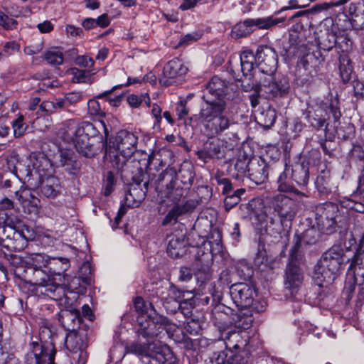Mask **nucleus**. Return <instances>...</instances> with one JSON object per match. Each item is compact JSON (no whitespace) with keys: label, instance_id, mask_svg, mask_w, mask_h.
I'll return each mask as SVG.
<instances>
[{"label":"nucleus","instance_id":"1","mask_svg":"<svg viewBox=\"0 0 364 364\" xmlns=\"http://www.w3.org/2000/svg\"><path fill=\"white\" fill-rule=\"evenodd\" d=\"M227 89L224 80L217 76L213 77L203 91L202 98L205 104L202 105L198 115L191 118L200 120L205 129L214 135L222 134L228 129L235 131L236 127V123L224 114L225 102L223 97Z\"/></svg>","mask_w":364,"mask_h":364},{"label":"nucleus","instance_id":"2","mask_svg":"<svg viewBox=\"0 0 364 364\" xmlns=\"http://www.w3.org/2000/svg\"><path fill=\"white\" fill-rule=\"evenodd\" d=\"M297 211V203L288 196L278 195L271 200L262 218L269 220L267 230L269 234H277L275 242L283 237L287 239Z\"/></svg>","mask_w":364,"mask_h":364},{"label":"nucleus","instance_id":"3","mask_svg":"<svg viewBox=\"0 0 364 364\" xmlns=\"http://www.w3.org/2000/svg\"><path fill=\"white\" fill-rule=\"evenodd\" d=\"M138 137L127 130L119 131L115 136L107 141L106 152L111 157L112 166L118 170H123L129 164V159L136 151Z\"/></svg>","mask_w":364,"mask_h":364},{"label":"nucleus","instance_id":"4","mask_svg":"<svg viewBox=\"0 0 364 364\" xmlns=\"http://www.w3.org/2000/svg\"><path fill=\"white\" fill-rule=\"evenodd\" d=\"M344 264V250L333 245L324 252L314 267L313 277L318 282L331 284L341 273Z\"/></svg>","mask_w":364,"mask_h":364},{"label":"nucleus","instance_id":"5","mask_svg":"<svg viewBox=\"0 0 364 364\" xmlns=\"http://www.w3.org/2000/svg\"><path fill=\"white\" fill-rule=\"evenodd\" d=\"M21 279L36 287V291L41 294L53 300L62 301L63 299L67 300L65 296V290L56 282V278L51 277L49 272L41 268L25 267Z\"/></svg>","mask_w":364,"mask_h":364},{"label":"nucleus","instance_id":"6","mask_svg":"<svg viewBox=\"0 0 364 364\" xmlns=\"http://www.w3.org/2000/svg\"><path fill=\"white\" fill-rule=\"evenodd\" d=\"M39 340L30 343V350L35 358V364H53L56 350L52 340L51 330L46 326L40 328Z\"/></svg>","mask_w":364,"mask_h":364},{"label":"nucleus","instance_id":"7","mask_svg":"<svg viewBox=\"0 0 364 364\" xmlns=\"http://www.w3.org/2000/svg\"><path fill=\"white\" fill-rule=\"evenodd\" d=\"M125 350L127 353L149 358V364H165L171 354L166 346L149 341L146 343L132 342L126 346Z\"/></svg>","mask_w":364,"mask_h":364},{"label":"nucleus","instance_id":"8","mask_svg":"<svg viewBox=\"0 0 364 364\" xmlns=\"http://www.w3.org/2000/svg\"><path fill=\"white\" fill-rule=\"evenodd\" d=\"M328 112L332 114L335 122L339 121L341 112L339 107V101L337 98L331 99L329 104L326 105L325 107L320 106L309 107L306 109L304 114L312 127L316 130H320L324 127V131L326 133L328 126L326 117Z\"/></svg>","mask_w":364,"mask_h":364},{"label":"nucleus","instance_id":"9","mask_svg":"<svg viewBox=\"0 0 364 364\" xmlns=\"http://www.w3.org/2000/svg\"><path fill=\"white\" fill-rule=\"evenodd\" d=\"M152 181L150 186L154 185L155 190L161 197L171 198L173 201H178L183 194V188H175L176 171L173 168H168L154 176L148 181Z\"/></svg>","mask_w":364,"mask_h":364},{"label":"nucleus","instance_id":"10","mask_svg":"<svg viewBox=\"0 0 364 364\" xmlns=\"http://www.w3.org/2000/svg\"><path fill=\"white\" fill-rule=\"evenodd\" d=\"M269 69L264 70L266 75L261 78L259 82V89L263 91L267 98L283 97L289 90V84L286 77L277 79L273 75L276 70V60L274 58H269Z\"/></svg>","mask_w":364,"mask_h":364},{"label":"nucleus","instance_id":"11","mask_svg":"<svg viewBox=\"0 0 364 364\" xmlns=\"http://www.w3.org/2000/svg\"><path fill=\"white\" fill-rule=\"evenodd\" d=\"M95 126L84 122L75 127L72 132V140L77 152L87 158H92L97 154L98 149L95 146L94 139L90 135L95 134Z\"/></svg>","mask_w":364,"mask_h":364},{"label":"nucleus","instance_id":"12","mask_svg":"<svg viewBox=\"0 0 364 364\" xmlns=\"http://www.w3.org/2000/svg\"><path fill=\"white\" fill-rule=\"evenodd\" d=\"M65 344L72 353V364H85L87 359V335L85 329L68 333Z\"/></svg>","mask_w":364,"mask_h":364},{"label":"nucleus","instance_id":"13","mask_svg":"<svg viewBox=\"0 0 364 364\" xmlns=\"http://www.w3.org/2000/svg\"><path fill=\"white\" fill-rule=\"evenodd\" d=\"M139 328L137 334L149 341L154 338H161L160 334L169 324L168 319L159 314L153 316L139 315L137 317Z\"/></svg>","mask_w":364,"mask_h":364},{"label":"nucleus","instance_id":"14","mask_svg":"<svg viewBox=\"0 0 364 364\" xmlns=\"http://www.w3.org/2000/svg\"><path fill=\"white\" fill-rule=\"evenodd\" d=\"M338 212V205L333 203H326L316 207L315 220L321 231L326 234L335 231Z\"/></svg>","mask_w":364,"mask_h":364},{"label":"nucleus","instance_id":"15","mask_svg":"<svg viewBox=\"0 0 364 364\" xmlns=\"http://www.w3.org/2000/svg\"><path fill=\"white\" fill-rule=\"evenodd\" d=\"M145 176L142 168H137V173L132 176L133 183L130 184L125 194V203L129 207H137L145 199L149 186L153 181H145L143 184L144 189H143L141 183Z\"/></svg>","mask_w":364,"mask_h":364},{"label":"nucleus","instance_id":"16","mask_svg":"<svg viewBox=\"0 0 364 364\" xmlns=\"http://www.w3.org/2000/svg\"><path fill=\"white\" fill-rule=\"evenodd\" d=\"M36 181L31 178L28 181V186L30 188H39L41 196L54 199L61 194L62 187L60 180L53 176H41L38 172H35Z\"/></svg>","mask_w":364,"mask_h":364},{"label":"nucleus","instance_id":"17","mask_svg":"<svg viewBox=\"0 0 364 364\" xmlns=\"http://www.w3.org/2000/svg\"><path fill=\"white\" fill-rule=\"evenodd\" d=\"M196 259L193 264V274L200 286L212 278L213 255L210 252H205L201 248H196Z\"/></svg>","mask_w":364,"mask_h":364},{"label":"nucleus","instance_id":"18","mask_svg":"<svg viewBox=\"0 0 364 364\" xmlns=\"http://www.w3.org/2000/svg\"><path fill=\"white\" fill-rule=\"evenodd\" d=\"M230 294L235 305L241 309H248L252 306L257 295L254 286L244 282L231 285Z\"/></svg>","mask_w":364,"mask_h":364},{"label":"nucleus","instance_id":"19","mask_svg":"<svg viewBox=\"0 0 364 364\" xmlns=\"http://www.w3.org/2000/svg\"><path fill=\"white\" fill-rule=\"evenodd\" d=\"M242 161H237L235 166V168L242 172H245L247 169L250 179L255 184H262L267 179L269 166L264 160H250L245 168L239 167Z\"/></svg>","mask_w":364,"mask_h":364},{"label":"nucleus","instance_id":"20","mask_svg":"<svg viewBox=\"0 0 364 364\" xmlns=\"http://www.w3.org/2000/svg\"><path fill=\"white\" fill-rule=\"evenodd\" d=\"M300 261L292 259L289 252V262L285 272L284 286L291 294L296 292L303 282L304 276L299 265Z\"/></svg>","mask_w":364,"mask_h":364},{"label":"nucleus","instance_id":"21","mask_svg":"<svg viewBox=\"0 0 364 364\" xmlns=\"http://www.w3.org/2000/svg\"><path fill=\"white\" fill-rule=\"evenodd\" d=\"M318 232L314 228H309L300 235L296 233L294 238V244L290 250L291 259L301 260L300 248L303 245L315 244L318 240Z\"/></svg>","mask_w":364,"mask_h":364},{"label":"nucleus","instance_id":"22","mask_svg":"<svg viewBox=\"0 0 364 364\" xmlns=\"http://www.w3.org/2000/svg\"><path fill=\"white\" fill-rule=\"evenodd\" d=\"M346 262L350 263L347 275L353 279L355 284H363L364 283V250L359 247L354 255Z\"/></svg>","mask_w":364,"mask_h":364},{"label":"nucleus","instance_id":"23","mask_svg":"<svg viewBox=\"0 0 364 364\" xmlns=\"http://www.w3.org/2000/svg\"><path fill=\"white\" fill-rule=\"evenodd\" d=\"M0 218L3 220L0 223V245L6 249V245L9 244L10 235L13 234L16 228L21 227V220L18 218L9 215L7 212H0Z\"/></svg>","mask_w":364,"mask_h":364},{"label":"nucleus","instance_id":"24","mask_svg":"<svg viewBox=\"0 0 364 364\" xmlns=\"http://www.w3.org/2000/svg\"><path fill=\"white\" fill-rule=\"evenodd\" d=\"M33 236V232L26 225H23L20 228H16L13 234L9 238V244L6 245V249L8 251L18 252L22 250L27 245V242L31 240Z\"/></svg>","mask_w":364,"mask_h":364},{"label":"nucleus","instance_id":"25","mask_svg":"<svg viewBox=\"0 0 364 364\" xmlns=\"http://www.w3.org/2000/svg\"><path fill=\"white\" fill-rule=\"evenodd\" d=\"M188 69L183 65L182 61L174 58L168 61L164 67L163 76L160 78L159 82L165 87L173 83V80L183 76Z\"/></svg>","mask_w":364,"mask_h":364},{"label":"nucleus","instance_id":"26","mask_svg":"<svg viewBox=\"0 0 364 364\" xmlns=\"http://www.w3.org/2000/svg\"><path fill=\"white\" fill-rule=\"evenodd\" d=\"M14 194L21 203L25 211L27 209L30 214L37 215L38 213L40 200L31 193L30 188L21 186L19 190L14 191Z\"/></svg>","mask_w":364,"mask_h":364},{"label":"nucleus","instance_id":"27","mask_svg":"<svg viewBox=\"0 0 364 364\" xmlns=\"http://www.w3.org/2000/svg\"><path fill=\"white\" fill-rule=\"evenodd\" d=\"M264 47H258L256 52L250 49H247L242 52L240 54L241 62L248 63L254 65V63H258L260 67L262 72H264V66L269 63L268 59L270 58H266L267 54L264 53ZM269 53H274L273 47H264Z\"/></svg>","mask_w":364,"mask_h":364},{"label":"nucleus","instance_id":"28","mask_svg":"<svg viewBox=\"0 0 364 364\" xmlns=\"http://www.w3.org/2000/svg\"><path fill=\"white\" fill-rule=\"evenodd\" d=\"M8 165L14 175L21 181L23 180L24 183L28 184V181L30 178L36 181V178L34 176L35 173H33V169L23 161H20L17 155L10 156L8 159Z\"/></svg>","mask_w":364,"mask_h":364},{"label":"nucleus","instance_id":"29","mask_svg":"<svg viewBox=\"0 0 364 364\" xmlns=\"http://www.w3.org/2000/svg\"><path fill=\"white\" fill-rule=\"evenodd\" d=\"M59 321L65 330L71 333L81 329L80 325L82 322V317L77 309H66L61 311Z\"/></svg>","mask_w":364,"mask_h":364},{"label":"nucleus","instance_id":"30","mask_svg":"<svg viewBox=\"0 0 364 364\" xmlns=\"http://www.w3.org/2000/svg\"><path fill=\"white\" fill-rule=\"evenodd\" d=\"M167 240L166 252L170 257L178 258L186 254L187 248L183 235H171Z\"/></svg>","mask_w":364,"mask_h":364},{"label":"nucleus","instance_id":"31","mask_svg":"<svg viewBox=\"0 0 364 364\" xmlns=\"http://www.w3.org/2000/svg\"><path fill=\"white\" fill-rule=\"evenodd\" d=\"M284 21L285 18H276L274 15L257 18H246V23H248L252 33L256 29H271Z\"/></svg>","mask_w":364,"mask_h":364},{"label":"nucleus","instance_id":"32","mask_svg":"<svg viewBox=\"0 0 364 364\" xmlns=\"http://www.w3.org/2000/svg\"><path fill=\"white\" fill-rule=\"evenodd\" d=\"M64 281H66V284H59L63 287L65 292L66 290L70 292H75L77 294L83 293L86 288L85 285L82 282V279L79 276L74 277H68V275L63 276ZM65 296L67 298V300L63 299L62 301H59L60 304L68 305L69 304V299L68 296L65 294Z\"/></svg>","mask_w":364,"mask_h":364},{"label":"nucleus","instance_id":"33","mask_svg":"<svg viewBox=\"0 0 364 364\" xmlns=\"http://www.w3.org/2000/svg\"><path fill=\"white\" fill-rule=\"evenodd\" d=\"M70 267V261L66 257H50L47 259V269L51 277H60Z\"/></svg>","mask_w":364,"mask_h":364},{"label":"nucleus","instance_id":"34","mask_svg":"<svg viewBox=\"0 0 364 364\" xmlns=\"http://www.w3.org/2000/svg\"><path fill=\"white\" fill-rule=\"evenodd\" d=\"M291 181L299 186L304 187L308 184L309 179V168L307 164H296L291 169Z\"/></svg>","mask_w":364,"mask_h":364},{"label":"nucleus","instance_id":"35","mask_svg":"<svg viewBox=\"0 0 364 364\" xmlns=\"http://www.w3.org/2000/svg\"><path fill=\"white\" fill-rule=\"evenodd\" d=\"M257 122L264 129L270 128L276 120V111L270 106L260 108L255 114Z\"/></svg>","mask_w":364,"mask_h":364},{"label":"nucleus","instance_id":"36","mask_svg":"<svg viewBox=\"0 0 364 364\" xmlns=\"http://www.w3.org/2000/svg\"><path fill=\"white\" fill-rule=\"evenodd\" d=\"M59 162L70 175L76 176L80 171V162L74 159L73 155L68 151L60 153Z\"/></svg>","mask_w":364,"mask_h":364},{"label":"nucleus","instance_id":"37","mask_svg":"<svg viewBox=\"0 0 364 364\" xmlns=\"http://www.w3.org/2000/svg\"><path fill=\"white\" fill-rule=\"evenodd\" d=\"M289 168L286 166L284 170L279 174L277 183L278 190L281 192L294 193L297 196H304V194L293 186L291 179L289 178Z\"/></svg>","mask_w":364,"mask_h":364},{"label":"nucleus","instance_id":"38","mask_svg":"<svg viewBox=\"0 0 364 364\" xmlns=\"http://www.w3.org/2000/svg\"><path fill=\"white\" fill-rule=\"evenodd\" d=\"M297 53H304V55L301 58L300 63L302 65L303 68L305 70H309V64L313 63L314 61L316 62L321 58V53L319 50V47H316V50H312L310 52V48L308 47H296Z\"/></svg>","mask_w":364,"mask_h":364},{"label":"nucleus","instance_id":"39","mask_svg":"<svg viewBox=\"0 0 364 364\" xmlns=\"http://www.w3.org/2000/svg\"><path fill=\"white\" fill-rule=\"evenodd\" d=\"M193 166L188 163H185L181 166L178 173H176V179H179L181 183L187 188L192 186L195 173Z\"/></svg>","mask_w":364,"mask_h":364},{"label":"nucleus","instance_id":"40","mask_svg":"<svg viewBox=\"0 0 364 364\" xmlns=\"http://www.w3.org/2000/svg\"><path fill=\"white\" fill-rule=\"evenodd\" d=\"M168 291V297L165 299L163 304L168 312L175 314L181 307V304L178 299L181 298V292L173 287H170Z\"/></svg>","mask_w":364,"mask_h":364},{"label":"nucleus","instance_id":"41","mask_svg":"<svg viewBox=\"0 0 364 364\" xmlns=\"http://www.w3.org/2000/svg\"><path fill=\"white\" fill-rule=\"evenodd\" d=\"M340 75L344 83L348 82L351 78L353 67L348 54L343 53L339 56Z\"/></svg>","mask_w":364,"mask_h":364},{"label":"nucleus","instance_id":"42","mask_svg":"<svg viewBox=\"0 0 364 364\" xmlns=\"http://www.w3.org/2000/svg\"><path fill=\"white\" fill-rule=\"evenodd\" d=\"M253 321L254 318L252 311L248 309H241L237 314V320L236 322L238 327L247 329L251 326Z\"/></svg>","mask_w":364,"mask_h":364},{"label":"nucleus","instance_id":"43","mask_svg":"<svg viewBox=\"0 0 364 364\" xmlns=\"http://www.w3.org/2000/svg\"><path fill=\"white\" fill-rule=\"evenodd\" d=\"M245 192V188H238L231 194L226 195L224 200V206L226 210H230L237 205L241 200V196Z\"/></svg>","mask_w":364,"mask_h":364},{"label":"nucleus","instance_id":"44","mask_svg":"<svg viewBox=\"0 0 364 364\" xmlns=\"http://www.w3.org/2000/svg\"><path fill=\"white\" fill-rule=\"evenodd\" d=\"M315 185L319 193H328L330 190V176L328 173H323L316 177Z\"/></svg>","mask_w":364,"mask_h":364},{"label":"nucleus","instance_id":"45","mask_svg":"<svg viewBox=\"0 0 364 364\" xmlns=\"http://www.w3.org/2000/svg\"><path fill=\"white\" fill-rule=\"evenodd\" d=\"M183 215L182 210L179 208V204L173 205L164 218L162 225L166 226L169 224L176 223L178 218Z\"/></svg>","mask_w":364,"mask_h":364},{"label":"nucleus","instance_id":"46","mask_svg":"<svg viewBox=\"0 0 364 364\" xmlns=\"http://www.w3.org/2000/svg\"><path fill=\"white\" fill-rule=\"evenodd\" d=\"M205 148L212 159H220L223 156L221 145L218 139L207 141Z\"/></svg>","mask_w":364,"mask_h":364},{"label":"nucleus","instance_id":"47","mask_svg":"<svg viewBox=\"0 0 364 364\" xmlns=\"http://www.w3.org/2000/svg\"><path fill=\"white\" fill-rule=\"evenodd\" d=\"M48 258H49L48 256L41 254L31 255V257L28 258L29 260L28 262H26V263L27 264L26 267H34L41 269L43 267L46 268Z\"/></svg>","mask_w":364,"mask_h":364},{"label":"nucleus","instance_id":"48","mask_svg":"<svg viewBox=\"0 0 364 364\" xmlns=\"http://www.w3.org/2000/svg\"><path fill=\"white\" fill-rule=\"evenodd\" d=\"M251 33L249 25L246 23V19L242 22L237 23L234 26L232 30V36L235 38L245 37L250 35Z\"/></svg>","mask_w":364,"mask_h":364},{"label":"nucleus","instance_id":"49","mask_svg":"<svg viewBox=\"0 0 364 364\" xmlns=\"http://www.w3.org/2000/svg\"><path fill=\"white\" fill-rule=\"evenodd\" d=\"M24 117L20 115L18 118L12 122V127L14 129V135L15 137L18 138L24 134L28 128V126L23 122Z\"/></svg>","mask_w":364,"mask_h":364},{"label":"nucleus","instance_id":"50","mask_svg":"<svg viewBox=\"0 0 364 364\" xmlns=\"http://www.w3.org/2000/svg\"><path fill=\"white\" fill-rule=\"evenodd\" d=\"M214 178L218 185L223 186L222 193L223 195L231 194L235 191L233 189V186L229 178H222L219 173L215 174Z\"/></svg>","mask_w":364,"mask_h":364},{"label":"nucleus","instance_id":"51","mask_svg":"<svg viewBox=\"0 0 364 364\" xmlns=\"http://www.w3.org/2000/svg\"><path fill=\"white\" fill-rule=\"evenodd\" d=\"M73 75V82L75 83L84 82L87 78L94 74L91 70H83L76 68H73L70 70Z\"/></svg>","mask_w":364,"mask_h":364},{"label":"nucleus","instance_id":"52","mask_svg":"<svg viewBox=\"0 0 364 364\" xmlns=\"http://www.w3.org/2000/svg\"><path fill=\"white\" fill-rule=\"evenodd\" d=\"M45 59L48 63L58 65L63 63V55L60 51H48L45 54Z\"/></svg>","mask_w":364,"mask_h":364},{"label":"nucleus","instance_id":"53","mask_svg":"<svg viewBox=\"0 0 364 364\" xmlns=\"http://www.w3.org/2000/svg\"><path fill=\"white\" fill-rule=\"evenodd\" d=\"M8 257V259L11 262V264L16 267V274L22 278L23 269H25L22 265L24 261L22 259L21 257L16 255L9 254Z\"/></svg>","mask_w":364,"mask_h":364},{"label":"nucleus","instance_id":"54","mask_svg":"<svg viewBox=\"0 0 364 364\" xmlns=\"http://www.w3.org/2000/svg\"><path fill=\"white\" fill-rule=\"evenodd\" d=\"M0 26L7 30L16 28L17 21L0 10Z\"/></svg>","mask_w":364,"mask_h":364},{"label":"nucleus","instance_id":"55","mask_svg":"<svg viewBox=\"0 0 364 364\" xmlns=\"http://www.w3.org/2000/svg\"><path fill=\"white\" fill-rule=\"evenodd\" d=\"M105 195L109 196L115 186L116 180L112 171H107L105 176Z\"/></svg>","mask_w":364,"mask_h":364},{"label":"nucleus","instance_id":"56","mask_svg":"<svg viewBox=\"0 0 364 364\" xmlns=\"http://www.w3.org/2000/svg\"><path fill=\"white\" fill-rule=\"evenodd\" d=\"M92 272L90 264L88 262L82 264L79 271V277L82 279V282L85 284H90L91 282L90 274Z\"/></svg>","mask_w":364,"mask_h":364},{"label":"nucleus","instance_id":"57","mask_svg":"<svg viewBox=\"0 0 364 364\" xmlns=\"http://www.w3.org/2000/svg\"><path fill=\"white\" fill-rule=\"evenodd\" d=\"M349 0H338L329 3L325 2L321 4H318L314 6L313 10L315 11H321L327 10L331 7L340 6L346 4Z\"/></svg>","mask_w":364,"mask_h":364},{"label":"nucleus","instance_id":"58","mask_svg":"<svg viewBox=\"0 0 364 364\" xmlns=\"http://www.w3.org/2000/svg\"><path fill=\"white\" fill-rule=\"evenodd\" d=\"M141 82V80H140L139 78H136V77H134V78L133 77H128L127 82L125 84H122V85H119L114 86L112 90H108V91H105L103 93L98 95L97 96V98H102V97H107L109 95H111L112 93V92L115 89H117V88H118L119 87L129 86V85L134 84V83H140Z\"/></svg>","mask_w":364,"mask_h":364},{"label":"nucleus","instance_id":"59","mask_svg":"<svg viewBox=\"0 0 364 364\" xmlns=\"http://www.w3.org/2000/svg\"><path fill=\"white\" fill-rule=\"evenodd\" d=\"M350 155L353 160L364 162V150L360 146H353L350 150Z\"/></svg>","mask_w":364,"mask_h":364},{"label":"nucleus","instance_id":"60","mask_svg":"<svg viewBox=\"0 0 364 364\" xmlns=\"http://www.w3.org/2000/svg\"><path fill=\"white\" fill-rule=\"evenodd\" d=\"M75 63L85 68H90L94 65V60L87 55H79L75 59Z\"/></svg>","mask_w":364,"mask_h":364},{"label":"nucleus","instance_id":"61","mask_svg":"<svg viewBox=\"0 0 364 364\" xmlns=\"http://www.w3.org/2000/svg\"><path fill=\"white\" fill-rule=\"evenodd\" d=\"M202 36V33L200 32H194L192 33H188L184 36L180 41L179 45L181 46L184 43H193Z\"/></svg>","mask_w":364,"mask_h":364},{"label":"nucleus","instance_id":"62","mask_svg":"<svg viewBox=\"0 0 364 364\" xmlns=\"http://www.w3.org/2000/svg\"><path fill=\"white\" fill-rule=\"evenodd\" d=\"M209 238L210 243L219 245L222 242V232L218 228H214L210 231Z\"/></svg>","mask_w":364,"mask_h":364},{"label":"nucleus","instance_id":"63","mask_svg":"<svg viewBox=\"0 0 364 364\" xmlns=\"http://www.w3.org/2000/svg\"><path fill=\"white\" fill-rule=\"evenodd\" d=\"M65 31L67 35L72 38H81L83 35V31L81 28L75 27L72 25L67 26Z\"/></svg>","mask_w":364,"mask_h":364},{"label":"nucleus","instance_id":"64","mask_svg":"<svg viewBox=\"0 0 364 364\" xmlns=\"http://www.w3.org/2000/svg\"><path fill=\"white\" fill-rule=\"evenodd\" d=\"M354 95L356 97H364V83L359 81L355 80L353 82Z\"/></svg>","mask_w":364,"mask_h":364}]
</instances>
